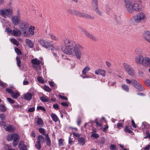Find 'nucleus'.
Listing matches in <instances>:
<instances>
[{
	"instance_id": "30",
	"label": "nucleus",
	"mask_w": 150,
	"mask_h": 150,
	"mask_svg": "<svg viewBox=\"0 0 150 150\" xmlns=\"http://www.w3.org/2000/svg\"><path fill=\"white\" fill-rule=\"evenodd\" d=\"M67 12L68 13L76 16L78 11L71 9H69L67 10Z\"/></svg>"
},
{
	"instance_id": "19",
	"label": "nucleus",
	"mask_w": 150,
	"mask_h": 150,
	"mask_svg": "<svg viewBox=\"0 0 150 150\" xmlns=\"http://www.w3.org/2000/svg\"><path fill=\"white\" fill-rule=\"evenodd\" d=\"M144 38L150 43V33L148 31L145 32L144 34Z\"/></svg>"
},
{
	"instance_id": "10",
	"label": "nucleus",
	"mask_w": 150,
	"mask_h": 150,
	"mask_svg": "<svg viewBox=\"0 0 150 150\" xmlns=\"http://www.w3.org/2000/svg\"><path fill=\"white\" fill-rule=\"evenodd\" d=\"M132 85L136 88L139 91H142L144 90V88L141 84L137 81L134 79H132Z\"/></svg>"
},
{
	"instance_id": "23",
	"label": "nucleus",
	"mask_w": 150,
	"mask_h": 150,
	"mask_svg": "<svg viewBox=\"0 0 150 150\" xmlns=\"http://www.w3.org/2000/svg\"><path fill=\"white\" fill-rule=\"evenodd\" d=\"M123 67L124 68L125 71L126 72L129 71L131 68V67L128 64L126 63H124L122 64Z\"/></svg>"
},
{
	"instance_id": "63",
	"label": "nucleus",
	"mask_w": 150,
	"mask_h": 150,
	"mask_svg": "<svg viewBox=\"0 0 150 150\" xmlns=\"http://www.w3.org/2000/svg\"><path fill=\"white\" fill-rule=\"evenodd\" d=\"M132 126L134 128H136L137 126L135 125V124L133 120H132Z\"/></svg>"
},
{
	"instance_id": "5",
	"label": "nucleus",
	"mask_w": 150,
	"mask_h": 150,
	"mask_svg": "<svg viewBox=\"0 0 150 150\" xmlns=\"http://www.w3.org/2000/svg\"><path fill=\"white\" fill-rule=\"evenodd\" d=\"M20 28L22 32L23 36L25 37L29 38L30 35L27 29L28 28V24L27 23L23 22L22 23L20 26Z\"/></svg>"
},
{
	"instance_id": "47",
	"label": "nucleus",
	"mask_w": 150,
	"mask_h": 150,
	"mask_svg": "<svg viewBox=\"0 0 150 150\" xmlns=\"http://www.w3.org/2000/svg\"><path fill=\"white\" fill-rule=\"evenodd\" d=\"M16 60L17 62V64L18 66L19 67H20L21 65H20V64L21 62L20 57H17L16 58Z\"/></svg>"
},
{
	"instance_id": "9",
	"label": "nucleus",
	"mask_w": 150,
	"mask_h": 150,
	"mask_svg": "<svg viewBox=\"0 0 150 150\" xmlns=\"http://www.w3.org/2000/svg\"><path fill=\"white\" fill-rule=\"evenodd\" d=\"M125 2L127 10L128 12L131 13V8L133 3L132 0H125Z\"/></svg>"
},
{
	"instance_id": "61",
	"label": "nucleus",
	"mask_w": 150,
	"mask_h": 150,
	"mask_svg": "<svg viewBox=\"0 0 150 150\" xmlns=\"http://www.w3.org/2000/svg\"><path fill=\"white\" fill-rule=\"evenodd\" d=\"M59 97L61 99H64V100H67V98L66 97H65V96H62L61 95H59Z\"/></svg>"
},
{
	"instance_id": "57",
	"label": "nucleus",
	"mask_w": 150,
	"mask_h": 150,
	"mask_svg": "<svg viewBox=\"0 0 150 150\" xmlns=\"http://www.w3.org/2000/svg\"><path fill=\"white\" fill-rule=\"evenodd\" d=\"M6 91L8 93H9L12 94L13 92V91L11 89L9 88H6Z\"/></svg>"
},
{
	"instance_id": "50",
	"label": "nucleus",
	"mask_w": 150,
	"mask_h": 150,
	"mask_svg": "<svg viewBox=\"0 0 150 150\" xmlns=\"http://www.w3.org/2000/svg\"><path fill=\"white\" fill-rule=\"evenodd\" d=\"M15 50L17 54H21V52L20 50L16 47H15Z\"/></svg>"
},
{
	"instance_id": "7",
	"label": "nucleus",
	"mask_w": 150,
	"mask_h": 150,
	"mask_svg": "<svg viewBox=\"0 0 150 150\" xmlns=\"http://www.w3.org/2000/svg\"><path fill=\"white\" fill-rule=\"evenodd\" d=\"M31 63L33 64V67L36 70H38L41 69V66L40 64V62L37 58L32 59Z\"/></svg>"
},
{
	"instance_id": "3",
	"label": "nucleus",
	"mask_w": 150,
	"mask_h": 150,
	"mask_svg": "<svg viewBox=\"0 0 150 150\" xmlns=\"http://www.w3.org/2000/svg\"><path fill=\"white\" fill-rule=\"evenodd\" d=\"M147 19V16L146 13L143 12L139 13L137 15L134 17V19H132L131 21L133 19L137 23L145 21Z\"/></svg>"
},
{
	"instance_id": "25",
	"label": "nucleus",
	"mask_w": 150,
	"mask_h": 150,
	"mask_svg": "<svg viewBox=\"0 0 150 150\" xmlns=\"http://www.w3.org/2000/svg\"><path fill=\"white\" fill-rule=\"evenodd\" d=\"M32 97V94L30 92H27L24 95V98L27 100H30Z\"/></svg>"
},
{
	"instance_id": "52",
	"label": "nucleus",
	"mask_w": 150,
	"mask_h": 150,
	"mask_svg": "<svg viewBox=\"0 0 150 150\" xmlns=\"http://www.w3.org/2000/svg\"><path fill=\"white\" fill-rule=\"evenodd\" d=\"M38 80L40 83H44V81L43 79L41 77H38Z\"/></svg>"
},
{
	"instance_id": "8",
	"label": "nucleus",
	"mask_w": 150,
	"mask_h": 150,
	"mask_svg": "<svg viewBox=\"0 0 150 150\" xmlns=\"http://www.w3.org/2000/svg\"><path fill=\"white\" fill-rule=\"evenodd\" d=\"M0 125L3 126L5 129L7 131L12 132L15 129L14 126L11 125H5V123L3 121L1 122Z\"/></svg>"
},
{
	"instance_id": "20",
	"label": "nucleus",
	"mask_w": 150,
	"mask_h": 150,
	"mask_svg": "<svg viewBox=\"0 0 150 150\" xmlns=\"http://www.w3.org/2000/svg\"><path fill=\"white\" fill-rule=\"evenodd\" d=\"M105 71L103 70L98 69L95 71V74L97 75L100 74L103 77L105 76Z\"/></svg>"
},
{
	"instance_id": "62",
	"label": "nucleus",
	"mask_w": 150,
	"mask_h": 150,
	"mask_svg": "<svg viewBox=\"0 0 150 150\" xmlns=\"http://www.w3.org/2000/svg\"><path fill=\"white\" fill-rule=\"evenodd\" d=\"M126 82L128 84H130L131 83H132V80H130L129 79H126Z\"/></svg>"
},
{
	"instance_id": "54",
	"label": "nucleus",
	"mask_w": 150,
	"mask_h": 150,
	"mask_svg": "<svg viewBox=\"0 0 150 150\" xmlns=\"http://www.w3.org/2000/svg\"><path fill=\"white\" fill-rule=\"evenodd\" d=\"M110 148L111 150H117L116 146L115 145H111Z\"/></svg>"
},
{
	"instance_id": "55",
	"label": "nucleus",
	"mask_w": 150,
	"mask_h": 150,
	"mask_svg": "<svg viewBox=\"0 0 150 150\" xmlns=\"http://www.w3.org/2000/svg\"><path fill=\"white\" fill-rule=\"evenodd\" d=\"M5 31L7 33H10L11 34L13 30H11L9 28H6V29Z\"/></svg>"
},
{
	"instance_id": "37",
	"label": "nucleus",
	"mask_w": 150,
	"mask_h": 150,
	"mask_svg": "<svg viewBox=\"0 0 150 150\" xmlns=\"http://www.w3.org/2000/svg\"><path fill=\"white\" fill-rule=\"evenodd\" d=\"M127 72L129 75L131 76H133L135 75V71L134 69L132 68Z\"/></svg>"
},
{
	"instance_id": "38",
	"label": "nucleus",
	"mask_w": 150,
	"mask_h": 150,
	"mask_svg": "<svg viewBox=\"0 0 150 150\" xmlns=\"http://www.w3.org/2000/svg\"><path fill=\"white\" fill-rule=\"evenodd\" d=\"M48 35L53 40H54L55 41H58L59 40V39L57 37L52 35V33H49Z\"/></svg>"
},
{
	"instance_id": "49",
	"label": "nucleus",
	"mask_w": 150,
	"mask_h": 150,
	"mask_svg": "<svg viewBox=\"0 0 150 150\" xmlns=\"http://www.w3.org/2000/svg\"><path fill=\"white\" fill-rule=\"evenodd\" d=\"M106 122V125H105V127L104 128H102V129H103V132H105L108 129L109 127L108 124Z\"/></svg>"
},
{
	"instance_id": "58",
	"label": "nucleus",
	"mask_w": 150,
	"mask_h": 150,
	"mask_svg": "<svg viewBox=\"0 0 150 150\" xmlns=\"http://www.w3.org/2000/svg\"><path fill=\"white\" fill-rule=\"evenodd\" d=\"M8 101L11 103H14V100L11 98H7Z\"/></svg>"
},
{
	"instance_id": "44",
	"label": "nucleus",
	"mask_w": 150,
	"mask_h": 150,
	"mask_svg": "<svg viewBox=\"0 0 150 150\" xmlns=\"http://www.w3.org/2000/svg\"><path fill=\"white\" fill-rule=\"evenodd\" d=\"M40 143L41 142L37 141L36 144H35L36 147L38 149H40L41 147Z\"/></svg>"
},
{
	"instance_id": "14",
	"label": "nucleus",
	"mask_w": 150,
	"mask_h": 150,
	"mask_svg": "<svg viewBox=\"0 0 150 150\" xmlns=\"http://www.w3.org/2000/svg\"><path fill=\"white\" fill-rule=\"evenodd\" d=\"M144 58L143 56L142 55L137 56L135 58V62L138 64H142L144 59Z\"/></svg>"
},
{
	"instance_id": "28",
	"label": "nucleus",
	"mask_w": 150,
	"mask_h": 150,
	"mask_svg": "<svg viewBox=\"0 0 150 150\" xmlns=\"http://www.w3.org/2000/svg\"><path fill=\"white\" fill-rule=\"evenodd\" d=\"M97 0H93L92 1V5L95 10H97Z\"/></svg>"
},
{
	"instance_id": "15",
	"label": "nucleus",
	"mask_w": 150,
	"mask_h": 150,
	"mask_svg": "<svg viewBox=\"0 0 150 150\" xmlns=\"http://www.w3.org/2000/svg\"><path fill=\"white\" fill-rule=\"evenodd\" d=\"M82 32L87 37L92 39L93 40H96L95 37L94 36L91 34L89 33V32L85 30L82 29Z\"/></svg>"
},
{
	"instance_id": "2",
	"label": "nucleus",
	"mask_w": 150,
	"mask_h": 150,
	"mask_svg": "<svg viewBox=\"0 0 150 150\" xmlns=\"http://www.w3.org/2000/svg\"><path fill=\"white\" fill-rule=\"evenodd\" d=\"M38 43L42 47L49 50H51L52 52L55 57H58L59 50L58 47H53L52 44L48 42L43 39H39L38 41Z\"/></svg>"
},
{
	"instance_id": "41",
	"label": "nucleus",
	"mask_w": 150,
	"mask_h": 150,
	"mask_svg": "<svg viewBox=\"0 0 150 150\" xmlns=\"http://www.w3.org/2000/svg\"><path fill=\"white\" fill-rule=\"evenodd\" d=\"M51 117L53 121L55 122L57 121L58 120V118L57 116L55 114L53 113L52 114Z\"/></svg>"
},
{
	"instance_id": "45",
	"label": "nucleus",
	"mask_w": 150,
	"mask_h": 150,
	"mask_svg": "<svg viewBox=\"0 0 150 150\" xmlns=\"http://www.w3.org/2000/svg\"><path fill=\"white\" fill-rule=\"evenodd\" d=\"M58 145L59 146H62L63 145V142L64 140L62 139H60L58 140Z\"/></svg>"
},
{
	"instance_id": "34",
	"label": "nucleus",
	"mask_w": 150,
	"mask_h": 150,
	"mask_svg": "<svg viewBox=\"0 0 150 150\" xmlns=\"http://www.w3.org/2000/svg\"><path fill=\"white\" fill-rule=\"evenodd\" d=\"M44 137L41 135H38L37 137V141L41 142L42 143L44 142Z\"/></svg>"
},
{
	"instance_id": "59",
	"label": "nucleus",
	"mask_w": 150,
	"mask_h": 150,
	"mask_svg": "<svg viewBox=\"0 0 150 150\" xmlns=\"http://www.w3.org/2000/svg\"><path fill=\"white\" fill-rule=\"evenodd\" d=\"M73 134L74 136L76 137H80V134L78 133H76L75 132H73Z\"/></svg>"
},
{
	"instance_id": "18",
	"label": "nucleus",
	"mask_w": 150,
	"mask_h": 150,
	"mask_svg": "<svg viewBox=\"0 0 150 150\" xmlns=\"http://www.w3.org/2000/svg\"><path fill=\"white\" fill-rule=\"evenodd\" d=\"M11 35L16 37H19L21 35V32L19 30L16 28L13 30Z\"/></svg>"
},
{
	"instance_id": "42",
	"label": "nucleus",
	"mask_w": 150,
	"mask_h": 150,
	"mask_svg": "<svg viewBox=\"0 0 150 150\" xmlns=\"http://www.w3.org/2000/svg\"><path fill=\"white\" fill-rule=\"evenodd\" d=\"M0 110L2 112H5L6 111V108L4 105H0Z\"/></svg>"
},
{
	"instance_id": "1",
	"label": "nucleus",
	"mask_w": 150,
	"mask_h": 150,
	"mask_svg": "<svg viewBox=\"0 0 150 150\" xmlns=\"http://www.w3.org/2000/svg\"><path fill=\"white\" fill-rule=\"evenodd\" d=\"M61 48L64 53L68 55L73 54L77 59H81L82 55L81 50L83 47L80 44L66 39L62 42Z\"/></svg>"
},
{
	"instance_id": "17",
	"label": "nucleus",
	"mask_w": 150,
	"mask_h": 150,
	"mask_svg": "<svg viewBox=\"0 0 150 150\" xmlns=\"http://www.w3.org/2000/svg\"><path fill=\"white\" fill-rule=\"evenodd\" d=\"M18 147L20 150H27V146L24 144L23 141L21 140L20 142Z\"/></svg>"
},
{
	"instance_id": "4",
	"label": "nucleus",
	"mask_w": 150,
	"mask_h": 150,
	"mask_svg": "<svg viewBox=\"0 0 150 150\" xmlns=\"http://www.w3.org/2000/svg\"><path fill=\"white\" fill-rule=\"evenodd\" d=\"M0 12L1 15L3 17L6 18L7 17L12 15V8L8 5L6 6L5 10H0Z\"/></svg>"
},
{
	"instance_id": "26",
	"label": "nucleus",
	"mask_w": 150,
	"mask_h": 150,
	"mask_svg": "<svg viewBox=\"0 0 150 150\" xmlns=\"http://www.w3.org/2000/svg\"><path fill=\"white\" fill-rule=\"evenodd\" d=\"M19 140V136H16V138L13 139V145L14 147L16 146L17 145Z\"/></svg>"
},
{
	"instance_id": "21",
	"label": "nucleus",
	"mask_w": 150,
	"mask_h": 150,
	"mask_svg": "<svg viewBox=\"0 0 150 150\" xmlns=\"http://www.w3.org/2000/svg\"><path fill=\"white\" fill-rule=\"evenodd\" d=\"M16 136H19L16 133L10 134L8 135L7 137V139L8 141H11L13 139H14L15 138H16Z\"/></svg>"
},
{
	"instance_id": "27",
	"label": "nucleus",
	"mask_w": 150,
	"mask_h": 150,
	"mask_svg": "<svg viewBox=\"0 0 150 150\" xmlns=\"http://www.w3.org/2000/svg\"><path fill=\"white\" fill-rule=\"evenodd\" d=\"M131 129L132 127L131 126H127L124 128V131L126 133L132 134L133 133Z\"/></svg>"
},
{
	"instance_id": "48",
	"label": "nucleus",
	"mask_w": 150,
	"mask_h": 150,
	"mask_svg": "<svg viewBox=\"0 0 150 150\" xmlns=\"http://www.w3.org/2000/svg\"><path fill=\"white\" fill-rule=\"evenodd\" d=\"M43 89L47 92H50L51 91V88L48 86H44Z\"/></svg>"
},
{
	"instance_id": "16",
	"label": "nucleus",
	"mask_w": 150,
	"mask_h": 150,
	"mask_svg": "<svg viewBox=\"0 0 150 150\" xmlns=\"http://www.w3.org/2000/svg\"><path fill=\"white\" fill-rule=\"evenodd\" d=\"M150 64V59L148 57L144 58L142 65L145 67H147Z\"/></svg>"
},
{
	"instance_id": "11",
	"label": "nucleus",
	"mask_w": 150,
	"mask_h": 150,
	"mask_svg": "<svg viewBox=\"0 0 150 150\" xmlns=\"http://www.w3.org/2000/svg\"><path fill=\"white\" fill-rule=\"evenodd\" d=\"M76 16L87 18L91 19H93L94 18V17L93 16L79 11H78Z\"/></svg>"
},
{
	"instance_id": "36",
	"label": "nucleus",
	"mask_w": 150,
	"mask_h": 150,
	"mask_svg": "<svg viewBox=\"0 0 150 150\" xmlns=\"http://www.w3.org/2000/svg\"><path fill=\"white\" fill-rule=\"evenodd\" d=\"M85 139L83 137H81L78 139L79 143L82 145H83L85 144Z\"/></svg>"
},
{
	"instance_id": "46",
	"label": "nucleus",
	"mask_w": 150,
	"mask_h": 150,
	"mask_svg": "<svg viewBox=\"0 0 150 150\" xmlns=\"http://www.w3.org/2000/svg\"><path fill=\"white\" fill-rule=\"evenodd\" d=\"M142 125V127H143L142 128H147V126H148L149 127V125L145 122H143Z\"/></svg>"
},
{
	"instance_id": "53",
	"label": "nucleus",
	"mask_w": 150,
	"mask_h": 150,
	"mask_svg": "<svg viewBox=\"0 0 150 150\" xmlns=\"http://www.w3.org/2000/svg\"><path fill=\"white\" fill-rule=\"evenodd\" d=\"M144 82L147 86L150 87V80L146 79L145 80Z\"/></svg>"
},
{
	"instance_id": "56",
	"label": "nucleus",
	"mask_w": 150,
	"mask_h": 150,
	"mask_svg": "<svg viewBox=\"0 0 150 150\" xmlns=\"http://www.w3.org/2000/svg\"><path fill=\"white\" fill-rule=\"evenodd\" d=\"M91 136L95 138H97L99 137V135L98 134L95 133H93L91 134Z\"/></svg>"
},
{
	"instance_id": "12",
	"label": "nucleus",
	"mask_w": 150,
	"mask_h": 150,
	"mask_svg": "<svg viewBox=\"0 0 150 150\" xmlns=\"http://www.w3.org/2000/svg\"><path fill=\"white\" fill-rule=\"evenodd\" d=\"M103 121L106 123V121L105 120V118L103 117L100 120H98V119H96L95 120V122L96 124V125L100 127V128H103L102 125L101 123Z\"/></svg>"
},
{
	"instance_id": "64",
	"label": "nucleus",
	"mask_w": 150,
	"mask_h": 150,
	"mask_svg": "<svg viewBox=\"0 0 150 150\" xmlns=\"http://www.w3.org/2000/svg\"><path fill=\"white\" fill-rule=\"evenodd\" d=\"M150 149V145H149L145 147L144 150H149Z\"/></svg>"
},
{
	"instance_id": "32",
	"label": "nucleus",
	"mask_w": 150,
	"mask_h": 150,
	"mask_svg": "<svg viewBox=\"0 0 150 150\" xmlns=\"http://www.w3.org/2000/svg\"><path fill=\"white\" fill-rule=\"evenodd\" d=\"M20 94L19 92H16L13 93L11 94V96L12 98L14 99H17L19 96Z\"/></svg>"
},
{
	"instance_id": "40",
	"label": "nucleus",
	"mask_w": 150,
	"mask_h": 150,
	"mask_svg": "<svg viewBox=\"0 0 150 150\" xmlns=\"http://www.w3.org/2000/svg\"><path fill=\"white\" fill-rule=\"evenodd\" d=\"M122 88L123 90L125 91L128 92L129 91V87L127 85L125 84H122Z\"/></svg>"
},
{
	"instance_id": "13",
	"label": "nucleus",
	"mask_w": 150,
	"mask_h": 150,
	"mask_svg": "<svg viewBox=\"0 0 150 150\" xmlns=\"http://www.w3.org/2000/svg\"><path fill=\"white\" fill-rule=\"evenodd\" d=\"M20 20V18L18 16H14L11 18L12 22L14 25H17Z\"/></svg>"
},
{
	"instance_id": "60",
	"label": "nucleus",
	"mask_w": 150,
	"mask_h": 150,
	"mask_svg": "<svg viewBox=\"0 0 150 150\" xmlns=\"http://www.w3.org/2000/svg\"><path fill=\"white\" fill-rule=\"evenodd\" d=\"M0 118L2 120H4L5 118V116L4 113H2L0 115Z\"/></svg>"
},
{
	"instance_id": "33",
	"label": "nucleus",
	"mask_w": 150,
	"mask_h": 150,
	"mask_svg": "<svg viewBox=\"0 0 150 150\" xmlns=\"http://www.w3.org/2000/svg\"><path fill=\"white\" fill-rule=\"evenodd\" d=\"M45 139L46 141L47 145L48 146H50L51 144V141L48 134L45 135Z\"/></svg>"
},
{
	"instance_id": "39",
	"label": "nucleus",
	"mask_w": 150,
	"mask_h": 150,
	"mask_svg": "<svg viewBox=\"0 0 150 150\" xmlns=\"http://www.w3.org/2000/svg\"><path fill=\"white\" fill-rule=\"evenodd\" d=\"M11 42L14 45L18 46L19 45V42L16 39L14 38H12L11 39Z\"/></svg>"
},
{
	"instance_id": "6",
	"label": "nucleus",
	"mask_w": 150,
	"mask_h": 150,
	"mask_svg": "<svg viewBox=\"0 0 150 150\" xmlns=\"http://www.w3.org/2000/svg\"><path fill=\"white\" fill-rule=\"evenodd\" d=\"M144 9L143 6L139 2H136L132 5L131 13L132 11H142Z\"/></svg>"
},
{
	"instance_id": "22",
	"label": "nucleus",
	"mask_w": 150,
	"mask_h": 150,
	"mask_svg": "<svg viewBox=\"0 0 150 150\" xmlns=\"http://www.w3.org/2000/svg\"><path fill=\"white\" fill-rule=\"evenodd\" d=\"M25 42L26 44L30 48H32L33 47L34 45L31 40L28 39H26Z\"/></svg>"
},
{
	"instance_id": "51",
	"label": "nucleus",
	"mask_w": 150,
	"mask_h": 150,
	"mask_svg": "<svg viewBox=\"0 0 150 150\" xmlns=\"http://www.w3.org/2000/svg\"><path fill=\"white\" fill-rule=\"evenodd\" d=\"M37 109L39 110H42V111H45V108L42 106H38Z\"/></svg>"
},
{
	"instance_id": "43",
	"label": "nucleus",
	"mask_w": 150,
	"mask_h": 150,
	"mask_svg": "<svg viewBox=\"0 0 150 150\" xmlns=\"http://www.w3.org/2000/svg\"><path fill=\"white\" fill-rule=\"evenodd\" d=\"M39 131L42 134L45 135L46 134H45L46 132L43 128H40L39 129Z\"/></svg>"
},
{
	"instance_id": "29",
	"label": "nucleus",
	"mask_w": 150,
	"mask_h": 150,
	"mask_svg": "<svg viewBox=\"0 0 150 150\" xmlns=\"http://www.w3.org/2000/svg\"><path fill=\"white\" fill-rule=\"evenodd\" d=\"M37 123L38 125L40 127H42L44 125L42 120L40 118H39L38 119Z\"/></svg>"
},
{
	"instance_id": "31",
	"label": "nucleus",
	"mask_w": 150,
	"mask_h": 150,
	"mask_svg": "<svg viewBox=\"0 0 150 150\" xmlns=\"http://www.w3.org/2000/svg\"><path fill=\"white\" fill-rule=\"evenodd\" d=\"M40 99L42 101L45 102H47L49 101L48 98L45 95L40 97Z\"/></svg>"
},
{
	"instance_id": "35",
	"label": "nucleus",
	"mask_w": 150,
	"mask_h": 150,
	"mask_svg": "<svg viewBox=\"0 0 150 150\" xmlns=\"http://www.w3.org/2000/svg\"><path fill=\"white\" fill-rule=\"evenodd\" d=\"M90 70V68L88 66L85 67L82 71L83 74H86V73Z\"/></svg>"
},
{
	"instance_id": "24",
	"label": "nucleus",
	"mask_w": 150,
	"mask_h": 150,
	"mask_svg": "<svg viewBox=\"0 0 150 150\" xmlns=\"http://www.w3.org/2000/svg\"><path fill=\"white\" fill-rule=\"evenodd\" d=\"M35 28L33 26H31L29 27L28 29V32L29 35H34L35 34L34 32V30Z\"/></svg>"
}]
</instances>
